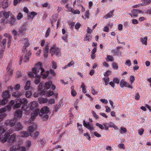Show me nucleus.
<instances>
[{
	"mask_svg": "<svg viewBox=\"0 0 151 151\" xmlns=\"http://www.w3.org/2000/svg\"><path fill=\"white\" fill-rule=\"evenodd\" d=\"M37 65H38L39 67L37 68H33L32 72H29L28 73L30 77H33L34 76L35 77V79L34 81V82L36 84H38L40 81V75H38L37 73H40L41 75L43 78H46L49 74V72L48 70H47L45 72V73H43L45 72L44 69L41 67L42 65V63L39 62Z\"/></svg>",
	"mask_w": 151,
	"mask_h": 151,
	"instance_id": "f257e3e1",
	"label": "nucleus"
},
{
	"mask_svg": "<svg viewBox=\"0 0 151 151\" xmlns=\"http://www.w3.org/2000/svg\"><path fill=\"white\" fill-rule=\"evenodd\" d=\"M8 130V128L6 127H0V140H1L2 142H5L6 141L10 143H14L16 141L17 139L16 135L15 134H14L11 136L9 134H6L4 135V137H3L2 134L5 133Z\"/></svg>",
	"mask_w": 151,
	"mask_h": 151,
	"instance_id": "f03ea898",
	"label": "nucleus"
},
{
	"mask_svg": "<svg viewBox=\"0 0 151 151\" xmlns=\"http://www.w3.org/2000/svg\"><path fill=\"white\" fill-rule=\"evenodd\" d=\"M20 87L19 84H17L14 88L12 86H9L8 88L9 90H7L2 93V94H9L11 92L12 94H15L16 93V91L19 89Z\"/></svg>",
	"mask_w": 151,
	"mask_h": 151,
	"instance_id": "7ed1b4c3",
	"label": "nucleus"
},
{
	"mask_svg": "<svg viewBox=\"0 0 151 151\" xmlns=\"http://www.w3.org/2000/svg\"><path fill=\"white\" fill-rule=\"evenodd\" d=\"M11 108V106L7 105L5 108H2L0 109V122L2 121L3 118L6 116V114L4 112L6 111H10Z\"/></svg>",
	"mask_w": 151,
	"mask_h": 151,
	"instance_id": "20e7f679",
	"label": "nucleus"
},
{
	"mask_svg": "<svg viewBox=\"0 0 151 151\" xmlns=\"http://www.w3.org/2000/svg\"><path fill=\"white\" fill-rule=\"evenodd\" d=\"M50 53H51L52 56L55 54L56 56L59 57L61 56V52L60 49L58 47H56L55 46L52 47L50 50Z\"/></svg>",
	"mask_w": 151,
	"mask_h": 151,
	"instance_id": "39448f33",
	"label": "nucleus"
},
{
	"mask_svg": "<svg viewBox=\"0 0 151 151\" xmlns=\"http://www.w3.org/2000/svg\"><path fill=\"white\" fill-rule=\"evenodd\" d=\"M50 109L47 106H44L42 108L39 112V115L40 116H42L44 114H47L49 111Z\"/></svg>",
	"mask_w": 151,
	"mask_h": 151,
	"instance_id": "423d86ee",
	"label": "nucleus"
},
{
	"mask_svg": "<svg viewBox=\"0 0 151 151\" xmlns=\"http://www.w3.org/2000/svg\"><path fill=\"white\" fill-rule=\"evenodd\" d=\"M30 86V82L28 81L26 82L24 86V89L25 90H28L26 92L25 94H32V92L29 89Z\"/></svg>",
	"mask_w": 151,
	"mask_h": 151,
	"instance_id": "0eeeda50",
	"label": "nucleus"
},
{
	"mask_svg": "<svg viewBox=\"0 0 151 151\" xmlns=\"http://www.w3.org/2000/svg\"><path fill=\"white\" fill-rule=\"evenodd\" d=\"M37 128V125L36 124H33L29 127L28 130L30 133V135L32 137L33 136L32 132Z\"/></svg>",
	"mask_w": 151,
	"mask_h": 151,
	"instance_id": "6e6552de",
	"label": "nucleus"
},
{
	"mask_svg": "<svg viewBox=\"0 0 151 151\" xmlns=\"http://www.w3.org/2000/svg\"><path fill=\"white\" fill-rule=\"evenodd\" d=\"M16 122V119L7 120L6 121L5 124L6 126L8 125L12 127L14 126Z\"/></svg>",
	"mask_w": 151,
	"mask_h": 151,
	"instance_id": "1a4fd4ad",
	"label": "nucleus"
},
{
	"mask_svg": "<svg viewBox=\"0 0 151 151\" xmlns=\"http://www.w3.org/2000/svg\"><path fill=\"white\" fill-rule=\"evenodd\" d=\"M83 125L87 129H89L91 131L94 129V127L92 125H90L89 122L86 123L84 120L83 121Z\"/></svg>",
	"mask_w": 151,
	"mask_h": 151,
	"instance_id": "9d476101",
	"label": "nucleus"
},
{
	"mask_svg": "<svg viewBox=\"0 0 151 151\" xmlns=\"http://www.w3.org/2000/svg\"><path fill=\"white\" fill-rule=\"evenodd\" d=\"M7 97H6L4 96L3 97L4 99L1 100H0V105H4L6 104L8 101V97L10 95H7Z\"/></svg>",
	"mask_w": 151,
	"mask_h": 151,
	"instance_id": "9b49d317",
	"label": "nucleus"
},
{
	"mask_svg": "<svg viewBox=\"0 0 151 151\" xmlns=\"http://www.w3.org/2000/svg\"><path fill=\"white\" fill-rule=\"evenodd\" d=\"M12 64V62L10 61L7 67V72L10 75L12 74L13 73V70L11 69Z\"/></svg>",
	"mask_w": 151,
	"mask_h": 151,
	"instance_id": "f8f14e48",
	"label": "nucleus"
},
{
	"mask_svg": "<svg viewBox=\"0 0 151 151\" xmlns=\"http://www.w3.org/2000/svg\"><path fill=\"white\" fill-rule=\"evenodd\" d=\"M31 54V52L29 51L28 53H26L23 59L24 62L25 63L29 61V57Z\"/></svg>",
	"mask_w": 151,
	"mask_h": 151,
	"instance_id": "ddd939ff",
	"label": "nucleus"
},
{
	"mask_svg": "<svg viewBox=\"0 0 151 151\" xmlns=\"http://www.w3.org/2000/svg\"><path fill=\"white\" fill-rule=\"evenodd\" d=\"M140 5L141 6H145L151 3V0H142Z\"/></svg>",
	"mask_w": 151,
	"mask_h": 151,
	"instance_id": "4468645a",
	"label": "nucleus"
},
{
	"mask_svg": "<svg viewBox=\"0 0 151 151\" xmlns=\"http://www.w3.org/2000/svg\"><path fill=\"white\" fill-rule=\"evenodd\" d=\"M39 109H37L35 111H34V113L31 115V119L32 120L34 119L35 117L37 116L38 114H39Z\"/></svg>",
	"mask_w": 151,
	"mask_h": 151,
	"instance_id": "2eb2a0df",
	"label": "nucleus"
},
{
	"mask_svg": "<svg viewBox=\"0 0 151 151\" xmlns=\"http://www.w3.org/2000/svg\"><path fill=\"white\" fill-rule=\"evenodd\" d=\"M38 101L40 104L46 103L48 102V100L46 98L40 97L39 98Z\"/></svg>",
	"mask_w": 151,
	"mask_h": 151,
	"instance_id": "dca6fc26",
	"label": "nucleus"
},
{
	"mask_svg": "<svg viewBox=\"0 0 151 151\" xmlns=\"http://www.w3.org/2000/svg\"><path fill=\"white\" fill-rule=\"evenodd\" d=\"M11 18L9 19L8 23L11 25H13L15 22V18L14 16L12 15H10Z\"/></svg>",
	"mask_w": 151,
	"mask_h": 151,
	"instance_id": "f3484780",
	"label": "nucleus"
},
{
	"mask_svg": "<svg viewBox=\"0 0 151 151\" xmlns=\"http://www.w3.org/2000/svg\"><path fill=\"white\" fill-rule=\"evenodd\" d=\"M22 114V111L21 110L19 109L16 111L15 112V116L18 118H20Z\"/></svg>",
	"mask_w": 151,
	"mask_h": 151,
	"instance_id": "a211bd4d",
	"label": "nucleus"
},
{
	"mask_svg": "<svg viewBox=\"0 0 151 151\" xmlns=\"http://www.w3.org/2000/svg\"><path fill=\"white\" fill-rule=\"evenodd\" d=\"M23 128V126L20 123H17L15 124V128L16 130H21Z\"/></svg>",
	"mask_w": 151,
	"mask_h": 151,
	"instance_id": "6ab92c4d",
	"label": "nucleus"
},
{
	"mask_svg": "<svg viewBox=\"0 0 151 151\" xmlns=\"http://www.w3.org/2000/svg\"><path fill=\"white\" fill-rule=\"evenodd\" d=\"M52 84V81H48L45 84V88H46L47 89H49L51 85Z\"/></svg>",
	"mask_w": 151,
	"mask_h": 151,
	"instance_id": "aec40b11",
	"label": "nucleus"
},
{
	"mask_svg": "<svg viewBox=\"0 0 151 151\" xmlns=\"http://www.w3.org/2000/svg\"><path fill=\"white\" fill-rule=\"evenodd\" d=\"M20 148V145H18L17 146H14L10 148V151H16L19 150Z\"/></svg>",
	"mask_w": 151,
	"mask_h": 151,
	"instance_id": "412c9836",
	"label": "nucleus"
},
{
	"mask_svg": "<svg viewBox=\"0 0 151 151\" xmlns=\"http://www.w3.org/2000/svg\"><path fill=\"white\" fill-rule=\"evenodd\" d=\"M9 6V3L7 1H4L2 4V7L3 9L6 8Z\"/></svg>",
	"mask_w": 151,
	"mask_h": 151,
	"instance_id": "4be33fe9",
	"label": "nucleus"
},
{
	"mask_svg": "<svg viewBox=\"0 0 151 151\" xmlns=\"http://www.w3.org/2000/svg\"><path fill=\"white\" fill-rule=\"evenodd\" d=\"M37 104L35 102H32L30 104V109L31 110H33L37 107Z\"/></svg>",
	"mask_w": 151,
	"mask_h": 151,
	"instance_id": "5701e85b",
	"label": "nucleus"
},
{
	"mask_svg": "<svg viewBox=\"0 0 151 151\" xmlns=\"http://www.w3.org/2000/svg\"><path fill=\"white\" fill-rule=\"evenodd\" d=\"M127 85V83L124 80L122 79L120 82V86L121 88L126 87Z\"/></svg>",
	"mask_w": 151,
	"mask_h": 151,
	"instance_id": "b1692460",
	"label": "nucleus"
},
{
	"mask_svg": "<svg viewBox=\"0 0 151 151\" xmlns=\"http://www.w3.org/2000/svg\"><path fill=\"white\" fill-rule=\"evenodd\" d=\"M106 57H107L106 58V62H109L113 61L114 58L112 56L107 55Z\"/></svg>",
	"mask_w": 151,
	"mask_h": 151,
	"instance_id": "393cba45",
	"label": "nucleus"
},
{
	"mask_svg": "<svg viewBox=\"0 0 151 151\" xmlns=\"http://www.w3.org/2000/svg\"><path fill=\"white\" fill-rule=\"evenodd\" d=\"M70 11L73 14H80V11L78 9L74 10L72 8H70Z\"/></svg>",
	"mask_w": 151,
	"mask_h": 151,
	"instance_id": "a878e982",
	"label": "nucleus"
},
{
	"mask_svg": "<svg viewBox=\"0 0 151 151\" xmlns=\"http://www.w3.org/2000/svg\"><path fill=\"white\" fill-rule=\"evenodd\" d=\"M82 125L81 124H80L79 123H77V127L78 128L79 130V132L81 134H82L83 133V130L82 128Z\"/></svg>",
	"mask_w": 151,
	"mask_h": 151,
	"instance_id": "bb28decb",
	"label": "nucleus"
},
{
	"mask_svg": "<svg viewBox=\"0 0 151 151\" xmlns=\"http://www.w3.org/2000/svg\"><path fill=\"white\" fill-rule=\"evenodd\" d=\"M6 39H4L1 42L2 45L1 46V49L3 50L6 47Z\"/></svg>",
	"mask_w": 151,
	"mask_h": 151,
	"instance_id": "cd10ccee",
	"label": "nucleus"
},
{
	"mask_svg": "<svg viewBox=\"0 0 151 151\" xmlns=\"http://www.w3.org/2000/svg\"><path fill=\"white\" fill-rule=\"evenodd\" d=\"M19 100V99H18ZM19 101L21 103L23 104L24 106H25V105L27 103V99L26 98H24L23 99H19Z\"/></svg>",
	"mask_w": 151,
	"mask_h": 151,
	"instance_id": "c85d7f7f",
	"label": "nucleus"
},
{
	"mask_svg": "<svg viewBox=\"0 0 151 151\" xmlns=\"http://www.w3.org/2000/svg\"><path fill=\"white\" fill-rule=\"evenodd\" d=\"M113 15V11H111L105 15V19L111 18Z\"/></svg>",
	"mask_w": 151,
	"mask_h": 151,
	"instance_id": "c756f323",
	"label": "nucleus"
},
{
	"mask_svg": "<svg viewBox=\"0 0 151 151\" xmlns=\"http://www.w3.org/2000/svg\"><path fill=\"white\" fill-rule=\"evenodd\" d=\"M51 29L50 27H48L46 32L45 37L46 38L48 37L51 33Z\"/></svg>",
	"mask_w": 151,
	"mask_h": 151,
	"instance_id": "7c9ffc66",
	"label": "nucleus"
},
{
	"mask_svg": "<svg viewBox=\"0 0 151 151\" xmlns=\"http://www.w3.org/2000/svg\"><path fill=\"white\" fill-rule=\"evenodd\" d=\"M147 37H145L144 38H142L141 39V41L142 43L143 44L146 45L147 44Z\"/></svg>",
	"mask_w": 151,
	"mask_h": 151,
	"instance_id": "2f4dec72",
	"label": "nucleus"
},
{
	"mask_svg": "<svg viewBox=\"0 0 151 151\" xmlns=\"http://www.w3.org/2000/svg\"><path fill=\"white\" fill-rule=\"evenodd\" d=\"M91 38L92 37L91 35H89L88 34H86L84 40L85 41H90L91 40Z\"/></svg>",
	"mask_w": 151,
	"mask_h": 151,
	"instance_id": "473e14b6",
	"label": "nucleus"
},
{
	"mask_svg": "<svg viewBox=\"0 0 151 151\" xmlns=\"http://www.w3.org/2000/svg\"><path fill=\"white\" fill-rule=\"evenodd\" d=\"M21 136L23 137H27L29 135L28 133L26 132H23L20 133Z\"/></svg>",
	"mask_w": 151,
	"mask_h": 151,
	"instance_id": "72a5a7b5",
	"label": "nucleus"
},
{
	"mask_svg": "<svg viewBox=\"0 0 151 151\" xmlns=\"http://www.w3.org/2000/svg\"><path fill=\"white\" fill-rule=\"evenodd\" d=\"M81 88H82L83 91L84 93H85L86 92V86L85 84L83 83L81 86Z\"/></svg>",
	"mask_w": 151,
	"mask_h": 151,
	"instance_id": "f704fd0d",
	"label": "nucleus"
},
{
	"mask_svg": "<svg viewBox=\"0 0 151 151\" xmlns=\"http://www.w3.org/2000/svg\"><path fill=\"white\" fill-rule=\"evenodd\" d=\"M23 42L24 43V47L28 46L29 44V41L28 39H27L26 38L24 39Z\"/></svg>",
	"mask_w": 151,
	"mask_h": 151,
	"instance_id": "c9c22d12",
	"label": "nucleus"
},
{
	"mask_svg": "<svg viewBox=\"0 0 151 151\" xmlns=\"http://www.w3.org/2000/svg\"><path fill=\"white\" fill-rule=\"evenodd\" d=\"M10 12L9 11L7 12H4L3 13L4 16L6 18H9L10 15Z\"/></svg>",
	"mask_w": 151,
	"mask_h": 151,
	"instance_id": "e433bc0d",
	"label": "nucleus"
},
{
	"mask_svg": "<svg viewBox=\"0 0 151 151\" xmlns=\"http://www.w3.org/2000/svg\"><path fill=\"white\" fill-rule=\"evenodd\" d=\"M120 132L121 134H123L124 133H125L127 132L126 129L124 127H122L120 129Z\"/></svg>",
	"mask_w": 151,
	"mask_h": 151,
	"instance_id": "4c0bfd02",
	"label": "nucleus"
},
{
	"mask_svg": "<svg viewBox=\"0 0 151 151\" xmlns=\"http://www.w3.org/2000/svg\"><path fill=\"white\" fill-rule=\"evenodd\" d=\"M112 67L113 68L114 70H117L118 69V66L117 64L115 63H112Z\"/></svg>",
	"mask_w": 151,
	"mask_h": 151,
	"instance_id": "58836bf2",
	"label": "nucleus"
},
{
	"mask_svg": "<svg viewBox=\"0 0 151 151\" xmlns=\"http://www.w3.org/2000/svg\"><path fill=\"white\" fill-rule=\"evenodd\" d=\"M141 11L137 9H134L132 12V13L134 14H137L139 13H140Z\"/></svg>",
	"mask_w": 151,
	"mask_h": 151,
	"instance_id": "ea45409f",
	"label": "nucleus"
},
{
	"mask_svg": "<svg viewBox=\"0 0 151 151\" xmlns=\"http://www.w3.org/2000/svg\"><path fill=\"white\" fill-rule=\"evenodd\" d=\"M113 82L115 83L119 84V80L117 78H115L113 79Z\"/></svg>",
	"mask_w": 151,
	"mask_h": 151,
	"instance_id": "a19ab883",
	"label": "nucleus"
},
{
	"mask_svg": "<svg viewBox=\"0 0 151 151\" xmlns=\"http://www.w3.org/2000/svg\"><path fill=\"white\" fill-rule=\"evenodd\" d=\"M81 24L80 23H77L75 25V28L76 29H78L81 26Z\"/></svg>",
	"mask_w": 151,
	"mask_h": 151,
	"instance_id": "79ce46f5",
	"label": "nucleus"
},
{
	"mask_svg": "<svg viewBox=\"0 0 151 151\" xmlns=\"http://www.w3.org/2000/svg\"><path fill=\"white\" fill-rule=\"evenodd\" d=\"M144 131V130L143 129H141L138 130V133L139 135H142Z\"/></svg>",
	"mask_w": 151,
	"mask_h": 151,
	"instance_id": "37998d69",
	"label": "nucleus"
},
{
	"mask_svg": "<svg viewBox=\"0 0 151 151\" xmlns=\"http://www.w3.org/2000/svg\"><path fill=\"white\" fill-rule=\"evenodd\" d=\"M135 78L133 76H131L130 78V81L131 82V84L133 83L134 81Z\"/></svg>",
	"mask_w": 151,
	"mask_h": 151,
	"instance_id": "c03bdc74",
	"label": "nucleus"
},
{
	"mask_svg": "<svg viewBox=\"0 0 151 151\" xmlns=\"http://www.w3.org/2000/svg\"><path fill=\"white\" fill-rule=\"evenodd\" d=\"M111 73V72L110 71H107L104 74V76L106 77H108V76H109Z\"/></svg>",
	"mask_w": 151,
	"mask_h": 151,
	"instance_id": "a18cd8bd",
	"label": "nucleus"
},
{
	"mask_svg": "<svg viewBox=\"0 0 151 151\" xmlns=\"http://www.w3.org/2000/svg\"><path fill=\"white\" fill-rule=\"evenodd\" d=\"M96 125L99 127L101 129H104V127L103 126V125L100 124L99 123H96Z\"/></svg>",
	"mask_w": 151,
	"mask_h": 151,
	"instance_id": "49530a36",
	"label": "nucleus"
},
{
	"mask_svg": "<svg viewBox=\"0 0 151 151\" xmlns=\"http://www.w3.org/2000/svg\"><path fill=\"white\" fill-rule=\"evenodd\" d=\"M52 68L54 69H55L57 68L56 63L54 61H52Z\"/></svg>",
	"mask_w": 151,
	"mask_h": 151,
	"instance_id": "de8ad7c7",
	"label": "nucleus"
},
{
	"mask_svg": "<svg viewBox=\"0 0 151 151\" xmlns=\"http://www.w3.org/2000/svg\"><path fill=\"white\" fill-rule=\"evenodd\" d=\"M48 102L50 104H54L55 102V100L54 99H52L49 101Z\"/></svg>",
	"mask_w": 151,
	"mask_h": 151,
	"instance_id": "09e8293b",
	"label": "nucleus"
},
{
	"mask_svg": "<svg viewBox=\"0 0 151 151\" xmlns=\"http://www.w3.org/2000/svg\"><path fill=\"white\" fill-rule=\"evenodd\" d=\"M23 16L21 13H19L17 16V18L18 20H20L22 17Z\"/></svg>",
	"mask_w": 151,
	"mask_h": 151,
	"instance_id": "8fccbe9b",
	"label": "nucleus"
},
{
	"mask_svg": "<svg viewBox=\"0 0 151 151\" xmlns=\"http://www.w3.org/2000/svg\"><path fill=\"white\" fill-rule=\"evenodd\" d=\"M21 104L20 102H19L18 103H16V104L14 105V107L15 108H18L20 107Z\"/></svg>",
	"mask_w": 151,
	"mask_h": 151,
	"instance_id": "3c124183",
	"label": "nucleus"
},
{
	"mask_svg": "<svg viewBox=\"0 0 151 151\" xmlns=\"http://www.w3.org/2000/svg\"><path fill=\"white\" fill-rule=\"evenodd\" d=\"M33 136H32L35 138L37 137L39 135L40 133L38 132H36L35 133H32Z\"/></svg>",
	"mask_w": 151,
	"mask_h": 151,
	"instance_id": "603ef678",
	"label": "nucleus"
},
{
	"mask_svg": "<svg viewBox=\"0 0 151 151\" xmlns=\"http://www.w3.org/2000/svg\"><path fill=\"white\" fill-rule=\"evenodd\" d=\"M43 83H40L39 84V88H38V90H39L40 91L42 89L43 87Z\"/></svg>",
	"mask_w": 151,
	"mask_h": 151,
	"instance_id": "864d4df0",
	"label": "nucleus"
},
{
	"mask_svg": "<svg viewBox=\"0 0 151 151\" xmlns=\"http://www.w3.org/2000/svg\"><path fill=\"white\" fill-rule=\"evenodd\" d=\"M92 114L93 115V116L96 119H98L99 118V116H98L96 114L95 112L94 111H92Z\"/></svg>",
	"mask_w": 151,
	"mask_h": 151,
	"instance_id": "5fc2aeb1",
	"label": "nucleus"
},
{
	"mask_svg": "<svg viewBox=\"0 0 151 151\" xmlns=\"http://www.w3.org/2000/svg\"><path fill=\"white\" fill-rule=\"evenodd\" d=\"M84 135L85 136L89 141L90 140L91 137L88 135V133L84 134Z\"/></svg>",
	"mask_w": 151,
	"mask_h": 151,
	"instance_id": "6e6d98bb",
	"label": "nucleus"
},
{
	"mask_svg": "<svg viewBox=\"0 0 151 151\" xmlns=\"http://www.w3.org/2000/svg\"><path fill=\"white\" fill-rule=\"evenodd\" d=\"M90 14V13L88 11H86L85 14V16L87 18H88L89 17V15Z\"/></svg>",
	"mask_w": 151,
	"mask_h": 151,
	"instance_id": "4d7b16f0",
	"label": "nucleus"
},
{
	"mask_svg": "<svg viewBox=\"0 0 151 151\" xmlns=\"http://www.w3.org/2000/svg\"><path fill=\"white\" fill-rule=\"evenodd\" d=\"M26 29V28L25 26H22L20 28V31L21 32H22L23 31H24Z\"/></svg>",
	"mask_w": 151,
	"mask_h": 151,
	"instance_id": "13d9d810",
	"label": "nucleus"
},
{
	"mask_svg": "<svg viewBox=\"0 0 151 151\" xmlns=\"http://www.w3.org/2000/svg\"><path fill=\"white\" fill-rule=\"evenodd\" d=\"M125 64L128 66H130L131 65V62L130 60H128L125 62Z\"/></svg>",
	"mask_w": 151,
	"mask_h": 151,
	"instance_id": "bf43d9fd",
	"label": "nucleus"
},
{
	"mask_svg": "<svg viewBox=\"0 0 151 151\" xmlns=\"http://www.w3.org/2000/svg\"><path fill=\"white\" fill-rule=\"evenodd\" d=\"M140 97L139 95H134L133 98H134L135 99L137 100H139Z\"/></svg>",
	"mask_w": 151,
	"mask_h": 151,
	"instance_id": "052dcab7",
	"label": "nucleus"
},
{
	"mask_svg": "<svg viewBox=\"0 0 151 151\" xmlns=\"http://www.w3.org/2000/svg\"><path fill=\"white\" fill-rule=\"evenodd\" d=\"M132 23L134 24H136L138 23L137 20L136 19H133L132 20Z\"/></svg>",
	"mask_w": 151,
	"mask_h": 151,
	"instance_id": "680f3d73",
	"label": "nucleus"
},
{
	"mask_svg": "<svg viewBox=\"0 0 151 151\" xmlns=\"http://www.w3.org/2000/svg\"><path fill=\"white\" fill-rule=\"evenodd\" d=\"M109 28L107 26H105L103 30L104 32H109Z\"/></svg>",
	"mask_w": 151,
	"mask_h": 151,
	"instance_id": "e2e57ef3",
	"label": "nucleus"
},
{
	"mask_svg": "<svg viewBox=\"0 0 151 151\" xmlns=\"http://www.w3.org/2000/svg\"><path fill=\"white\" fill-rule=\"evenodd\" d=\"M20 151H25L26 149L24 147H21L20 146V148H19V150Z\"/></svg>",
	"mask_w": 151,
	"mask_h": 151,
	"instance_id": "0e129e2a",
	"label": "nucleus"
},
{
	"mask_svg": "<svg viewBox=\"0 0 151 151\" xmlns=\"http://www.w3.org/2000/svg\"><path fill=\"white\" fill-rule=\"evenodd\" d=\"M94 135L98 137H101V135L100 134L98 133L97 132H95L94 133Z\"/></svg>",
	"mask_w": 151,
	"mask_h": 151,
	"instance_id": "69168bd1",
	"label": "nucleus"
},
{
	"mask_svg": "<svg viewBox=\"0 0 151 151\" xmlns=\"http://www.w3.org/2000/svg\"><path fill=\"white\" fill-rule=\"evenodd\" d=\"M87 33L91 34L92 33V31L89 27H88L87 29L86 30Z\"/></svg>",
	"mask_w": 151,
	"mask_h": 151,
	"instance_id": "338daca9",
	"label": "nucleus"
},
{
	"mask_svg": "<svg viewBox=\"0 0 151 151\" xmlns=\"http://www.w3.org/2000/svg\"><path fill=\"white\" fill-rule=\"evenodd\" d=\"M16 75L17 76V77H19L22 76V74L20 73V72L18 71H17L16 73Z\"/></svg>",
	"mask_w": 151,
	"mask_h": 151,
	"instance_id": "774afa93",
	"label": "nucleus"
}]
</instances>
